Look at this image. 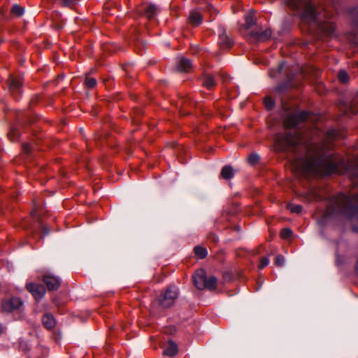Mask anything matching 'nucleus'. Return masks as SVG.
Instances as JSON below:
<instances>
[{
  "label": "nucleus",
  "instance_id": "obj_1",
  "mask_svg": "<svg viewBox=\"0 0 358 358\" xmlns=\"http://www.w3.org/2000/svg\"><path fill=\"white\" fill-rule=\"evenodd\" d=\"M338 136L337 131L329 129L325 134V139L317 143L309 142L304 131L297 129L278 135L275 141L279 150H290L293 152L292 163L299 171L318 176L348 173L350 176L357 177L358 158L346 162L334 157L329 150V142Z\"/></svg>",
  "mask_w": 358,
  "mask_h": 358
},
{
  "label": "nucleus",
  "instance_id": "obj_2",
  "mask_svg": "<svg viewBox=\"0 0 358 358\" xmlns=\"http://www.w3.org/2000/svg\"><path fill=\"white\" fill-rule=\"evenodd\" d=\"M322 224L330 217L336 215L347 216L351 222L352 229L358 232V203H329L324 212L318 213Z\"/></svg>",
  "mask_w": 358,
  "mask_h": 358
},
{
  "label": "nucleus",
  "instance_id": "obj_3",
  "mask_svg": "<svg viewBox=\"0 0 358 358\" xmlns=\"http://www.w3.org/2000/svg\"><path fill=\"white\" fill-rule=\"evenodd\" d=\"M286 3L293 9L299 10L303 20L308 22L317 21V12L313 4L303 0H286Z\"/></svg>",
  "mask_w": 358,
  "mask_h": 358
},
{
  "label": "nucleus",
  "instance_id": "obj_4",
  "mask_svg": "<svg viewBox=\"0 0 358 358\" xmlns=\"http://www.w3.org/2000/svg\"><path fill=\"white\" fill-rule=\"evenodd\" d=\"M194 286L199 290L213 291L217 288V278L214 276L207 277L203 269L197 270L192 276Z\"/></svg>",
  "mask_w": 358,
  "mask_h": 358
},
{
  "label": "nucleus",
  "instance_id": "obj_5",
  "mask_svg": "<svg viewBox=\"0 0 358 358\" xmlns=\"http://www.w3.org/2000/svg\"><path fill=\"white\" fill-rule=\"evenodd\" d=\"M178 296V289L171 285L161 294L158 298L159 305L163 308H169L173 306Z\"/></svg>",
  "mask_w": 358,
  "mask_h": 358
},
{
  "label": "nucleus",
  "instance_id": "obj_6",
  "mask_svg": "<svg viewBox=\"0 0 358 358\" xmlns=\"http://www.w3.org/2000/svg\"><path fill=\"white\" fill-rule=\"evenodd\" d=\"M309 113L306 111H302L296 113H290L284 120V127L285 129L298 128L301 123L308 119Z\"/></svg>",
  "mask_w": 358,
  "mask_h": 358
},
{
  "label": "nucleus",
  "instance_id": "obj_7",
  "mask_svg": "<svg viewBox=\"0 0 358 358\" xmlns=\"http://www.w3.org/2000/svg\"><path fill=\"white\" fill-rule=\"evenodd\" d=\"M22 306V301L20 299L13 297L3 300L1 303V308L3 311L12 312L15 310H19Z\"/></svg>",
  "mask_w": 358,
  "mask_h": 358
},
{
  "label": "nucleus",
  "instance_id": "obj_8",
  "mask_svg": "<svg viewBox=\"0 0 358 358\" xmlns=\"http://www.w3.org/2000/svg\"><path fill=\"white\" fill-rule=\"evenodd\" d=\"M43 281L49 290L57 289L61 284V281L59 277L55 276L51 273L45 274L43 277Z\"/></svg>",
  "mask_w": 358,
  "mask_h": 358
},
{
  "label": "nucleus",
  "instance_id": "obj_9",
  "mask_svg": "<svg viewBox=\"0 0 358 358\" xmlns=\"http://www.w3.org/2000/svg\"><path fill=\"white\" fill-rule=\"evenodd\" d=\"M27 289L32 294L36 301L41 299L45 293V289L41 285L27 283Z\"/></svg>",
  "mask_w": 358,
  "mask_h": 358
},
{
  "label": "nucleus",
  "instance_id": "obj_10",
  "mask_svg": "<svg viewBox=\"0 0 358 358\" xmlns=\"http://www.w3.org/2000/svg\"><path fill=\"white\" fill-rule=\"evenodd\" d=\"M218 43L222 48H230L233 44L231 39L224 29L220 31Z\"/></svg>",
  "mask_w": 358,
  "mask_h": 358
},
{
  "label": "nucleus",
  "instance_id": "obj_11",
  "mask_svg": "<svg viewBox=\"0 0 358 358\" xmlns=\"http://www.w3.org/2000/svg\"><path fill=\"white\" fill-rule=\"evenodd\" d=\"M177 66L180 71L186 72L192 68V62L189 59L181 57L178 58Z\"/></svg>",
  "mask_w": 358,
  "mask_h": 358
},
{
  "label": "nucleus",
  "instance_id": "obj_12",
  "mask_svg": "<svg viewBox=\"0 0 358 358\" xmlns=\"http://www.w3.org/2000/svg\"><path fill=\"white\" fill-rule=\"evenodd\" d=\"M177 352L178 348L176 344L172 341H169L164 346L163 354L166 356L173 357Z\"/></svg>",
  "mask_w": 358,
  "mask_h": 358
},
{
  "label": "nucleus",
  "instance_id": "obj_13",
  "mask_svg": "<svg viewBox=\"0 0 358 358\" xmlns=\"http://www.w3.org/2000/svg\"><path fill=\"white\" fill-rule=\"evenodd\" d=\"M301 198L306 199L308 201H312V200L320 198V194L316 189H309L301 194Z\"/></svg>",
  "mask_w": 358,
  "mask_h": 358
},
{
  "label": "nucleus",
  "instance_id": "obj_14",
  "mask_svg": "<svg viewBox=\"0 0 358 358\" xmlns=\"http://www.w3.org/2000/svg\"><path fill=\"white\" fill-rule=\"evenodd\" d=\"M251 35L259 41H266L271 36V31L269 29H266L264 31H255L252 32Z\"/></svg>",
  "mask_w": 358,
  "mask_h": 358
},
{
  "label": "nucleus",
  "instance_id": "obj_15",
  "mask_svg": "<svg viewBox=\"0 0 358 358\" xmlns=\"http://www.w3.org/2000/svg\"><path fill=\"white\" fill-rule=\"evenodd\" d=\"M189 20L194 25H199L202 22V16L199 11L192 10L189 14Z\"/></svg>",
  "mask_w": 358,
  "mask_h": 358
},
{
  "label": "nucleus",
  "instance_id": "obj_16",
  "mask_svg": "<svg viewBox=\"0 0 358 358\" xmlns=\"http://www.w3.org/2000/svg\"><path fill=\"white\" fill-rule=\"evenodd\" d=\"M43 324L47 329H52L55 325V320L53 317V316L50 314H45L43 315Z\"/></svg>",
  "mask_w": 358,
  "mask_h": 358
},
{
  "label": "nucleus",
  "instance_id": "obj_17",
  "mask_svg": "<svg viewBox=\"0 0 358 358\" xmlns=\"http://www.w3.org/2000/svg\"><path fill=\"white\" fill-rule=\"evenodd\" d=\"M358 104V96L349 104H346L344 106V110L345 113H351L355 114L358 110L357 109V105Z\"/></svg>",
  "mask_w": 358,
  "mask_h": 358
},
{
  "label": "nucleus",
  "instance_id": "obj_18",
  "mask_svg": "<svg viewBox=\"0 0 358 358\" xmlns=\"http://www.w3.org/2000/svg\"><path fill=\"white\" fill-rule=\"evenodd\" d=\"M234 170L231 166H226L222 168L221 176L223 178L228 180L231 179L234 175Z\"/></svg>",
  "mask_w": 358,
  "mask_h": 358
},
{
  "label": "nucleus",
  "instance_id": "obj_19",
  "mask_svg": "<svg viewBox=\"0 0 358 358\" xmlns=\"http://www.w3.org/2000/svg\"><path fill=\"white\" fill-rule=\"evenodd\" d=\"M22 85L20 78L11 77L9 80V88L13 92L17 91Z\"/></svg>",
  "mask_w": 358,
  "mask_h": 358
},
{
  "label": "nucleus",
  "instance_id": "obj_20",
  "mask_svg": "<svg viewBox=\"0 0 358 358\" xmlns=\"http://www.w3.org/2000/svg\"><path fill=\"white\" fill-rule=\"evenodd\" d=\"M286 208L292 213L300 214L302 212L303 207L296 203H287Z\"/></svg>",
  "mask_w": 358,
  "mask_h": 358
},
{
  "label": "nucleus",
  "instance_id": "obj_21",
  "mask_svg": "<svg viewBox=\"0 0 358 358\" xmlns=\"http://www.w3.org/2000/svg\"><path fill=\"white\" fill-rule=\"evenodd\" d=\"M157 13V8L154 4H148L145 8V15L148 18L153 17Z\"/></svg>",
  "mask_w": 358,
  "mask_h": 358
},
{
  "label": "nucleus",
  "instance_id": "obj_22",
  "mask_svg": "<svg viewBox=\"0 0 358 358\" xmlns=\"http://www.w3.org/2000/svg\"><path fill=\"white\" fill-rule=\"evenodd\" d=\"M256 22V17L254 14L249 13L245 17V27L246 29H250L252 27Z\"/></svg>",
  "mask_w": 358,
  "mask_h": 358
},
{
  "label": "nucleus",
  "instance_id": "obj_23",
  "mask_svg": "<svg viewBox=\"0 0 358 358\" xmlns=\"http://www.w3.org/2000/svg\"><path fill=\"white\" fill-rule=\"evenodd\" d=\"M203 85L208 89H211L215 85L214 78L210 75H206L203 80Z\"/></svg>",
  "mask_w": 358,
  "mask_h": 358
},
{
  "label": "nucleus",
  "instance_id": "obj_24",
  "mask_svg": "<svg viewBox=\"0 0 358 358\" xmlns=\"http://www.w3.org/2000/svg\"><path fill=\"white\" fill-rule=\"evenodd\" d=\"M194 252L201 259L206 257L207 255V250L200 246H196L194 248Z\"/></svg>",
  "mask_w": 358,
  "mask_h": 358
},
{
  "label": "nucleus",
  "instance_id": "obj_25",
  "mask_svg": "<svg viewBox=\"0 0 358 358\" xmlns=\"http://www.w3.org/2000/svg\"><path fill=\"white\" fill-rule=\"evenodd\" d=\"M338 78L342 83H345L349 80V76L347 72L344 70H341L338 73Z\"/></svg>",
  "mask_w": 358,
  "mask_h": 358
},
{
  "label": "nucleus",
  "instance_id": "obj_26",
  "mask_svg": "<svg viewBox=\"0 0 358 358\" xmlns=\"http://www.w3.org/2000/svg\"><path fill=\"white\" fill-rule=\"evenodd\" d=\"M322 29L327 35L329 36L334 31V26L331 23L324 25Z\"/></svg>",
  "mask_w": 358,
  "mask_h": 358
},
{
  "label": "nucleus",
  "instance_id": "obj_27",
  "mask_svg": "<svg viewBox=\"0 0 358 358\" xmlns=\"http://www.w3.org/2000/svg\"><path fill=\"white\" fill-rule=\"evenodd\" d=\"M352 198L345 194L341 193L334 201H352Z\"/></svg>",
  "mask_w": 358,
  "mask_h": 358
},
{
  "label": "nucleus",
  "instance_id": "obj_28",
  "mask_svg": "<svg viewBox=\"0 0 358 358\" xmlns=\"http://www.w3.org/2000/svg\"><path fill=\"white\" fill-rule=\"evenodd\" d=\"M292 234V231L289 228H284L281 230L280 236L282 238H288Z\"/></svg>",
  "mask_w": 358,
  "mask_h": 358
},
{
  "label": "nucleus",
  "instance_id": "obj_29",
  "mask_svg": "<svg viewBox=\"0 0 358 358\" xmlns=\"http://www.w3.org/2000/svg\"><path fill=\"white\" fill-rule=\"evenodd\" d=\"M85 83L87 87L92 88L96 85V80L93 78L87 77Z\"/></svg>",
  "mask_w": 358,
  "mask_h": 358
},
{
  "label": "nucleus",
  "instance_id": "obj_30",
  "mask_svg": "<svg viewBox=\"0 0 358 358\" xmlns=\"http://www.w3.org/2000/svg\"><path fill=\"white\" fill-rule=\"evenodd\" d=\"M12 12L14 14L20 16L24 13V8L18 5H14L12 8Z\"/></svg>",
  "mask_w": 358,
  "mask_h": 358
},
{
  "label": "nucleus",
  "instance_id": "obj_31",
  "mask_svg": "<svg viewBox=\"0 0 358 358\" xmlns=\"http://www.w3.org/2000/svg\"><path fill=\"white\" fill-rule=\"evenodd\" d=\"M259 159V155H257L256 153H252L248 157V162L250 164H255L256 163H257Z\"/></svg>",
  "mask_w": 358,
  "mask_h": 358
},
{
  "label": "nucleus",
  "instance_id": "obj_32",
  "mask_svg": "<svg viewBox=\"0 0 358 358\" xmlns=\"http://www.w3.org/2000/svg\"><path fill=\"white\" fill-rule=\"evenodd\" d=\"M284 65L285 64L282 62L278 65V68L275 70L271 71L270 76L273 78L275 77L278 73L282 71Z\"/></svg>",
  "mask_w": 358,
  "mask_h": 358
},
{
  "label": "nucleus",
  "instance_id": "obj_33",
  "mask_svg": "<svg viewBox=\"0 0 358 358\" xmlns=\"http://www.w3.org/2000/svg\"><path fill=\"white\" fill-rule=\"evenodd\" d=\"M264 104H265V106L266 107V108L270 110V109H271L273 107L274 102L269 97H266L264 99Z\"/></svg>",
  "mask_w": 358,
  "mask_h": 358
},
{
  "label": "nucleus",
  "instance_id": "obj_34",
  "mask_svg": "<svg viewBox=\"0 0 358 358\" xmlns=\"http://www.w3.org/2000/svg\"><path fill=\"white\" fill-rule=\"evenodd\" d=\"M284 257L282 255H278L275 259V264L278 266H281L284 264Z\"/></svg>",
  "mask_w": 358,
  "mask_h": 358
},
{
  "label": "nucleus",
  "instance_id": "obj_35",
  "mask_svg": "<svg viewBox=\"0 0 358 358\" xmlns=\"http://www.w3.org/2000/svg\"><path fill=\"white\" fill-rule=\"evenodd\" d=\"M61 1V4L63 6H71L73 5H74L77 0H60Z\"/></svg>",
  "mask_w": 358,
  "mask_h": 358
},
{
  "label": "nucleus",
  "instance_id": "obj_36",
  "mask_svg": "<svg viewBox=\"0 0 358 358\" xmlns=\"http://www.w3.org/2000/svg\"><path fill=\"white\" fill-rule=\"evenodd\" d=\"M269 263V259L267 257H263L261 259L260 264L259 265V268L260 269L264 268L265 266H266Z\"/></svg>",
  "mask_w": 358,
  "mask_h": 358
},
{
  "label": "nucleus",
  "instance_id": "obj_37",
  "mask_svg": "<svg viewBox=\"0 0 358 358\" xmlns=\"http://www.w3.org/2000/svg\"><path fill=\"white\" fill-rule=\"evenodd\" d=\"M39 224L43 235H48L50 232V229L48 227L45 226L41 221H39Z\"/></svg>",
  "mask_w": 358,
  "mask_h": 358
},
{
  "label": "nucleus",
  "instance_id": "obj_38",
  "mask_svg": "<svg viewBox=\"0 0 358 358\" xmlns=\"http://www.w3.org/2000/svg\"><path fill=\"white\" fill-rule=\"evenodd\" d=\"M38 211V207L35 206L34 208L31 210V215L33 217H36V216H38V215L39 216Z\"/></svg>",
  "mask_w": 358,
  "mask_h": 358
},
{
  "label": "nucleus",
  "instance_id": "obj_39",
  "mask_svg": "<svg viewBox=\"0 0 358 358\" xmlns=\"http://www.w3.org/2000/svg\"><path fill=\"white\" fill-rule=\"evenodd\" d=\"M208 238L211 239L214 243H216L218 241V237L215 234H210Z\"/></svg>",
  "mask_w": 358,
  "mask_h": 358
},
{
  "label": "nucleus",
  "instance_id": "obj_40",
  "mask_svg": "<svg viewBox=\"0 0 358 358\" xmlns=\"http://www.w3.org/2000/svg\"><path fill=\"white\" fill-rule=\"evenodd\" d=\"M23 150L26 153H29L30 151V146L29 144L23 145Z\"/></svg>",
  "mask_w": 358,
  "mask_h": 358
},
{
  "label": "nucleus",
  "instance_id": "obj_41",
  "mask_svg": "<svg viewBox=\"0 0 358 358\" xmlns=\"http://www.w3.org/2000/svg\"><path fill=\"white\" fill-rule=\"evenodd\" d=\"M208 12L209 13V14L210 15H212L213 14H215L217 13V10L215 8H213V7H210L208 10Z\"/></svg>",
  "mask_w": 358,
  "mask_h": 358
},
{
  "label": "nucleus",
  "instance_id": "obj_42",
  "mask_svg": "<svg viewBox=\"0 0 358 358\" xmlns=\"http://www.w3.org/2000/svg\"><path fill=\"white\" fill-rule=\"evenodd\" d=\"M356 271H357V273L358 274V260H357V264H356Z\"/></svg>",
  "mask_w": 358,
  "mask_h": 358
},
{
  "label": "nucleus",
  "instance_id": "obj_43",
  "mask_svg": "<svg viewBox=\"0 0 358 358\" xmlns=\"http://www.w3.org/2000/svg\"><path fill=\"white\" fill-rule=\"evenodd\" d=\"M2 330H3V329H2V326H1V324H0V334H1V332H2Z\"/></svg>",
  "mask_w": 358,
  "mask_h": 358
},
{
  "label": "nucleus",
  "instance_id": "obj_44",
  "mask_svg": "<svg viewBox=\"0 0 358 358\" xmlns=\"http://www.w3.org/2000/svg\"><path fill=\"white\" fill-rule=\"evenodd\" d=\"M357 45H358V41L357 42Z\"/></svg>",
  "mask_w": 358,
  "mask_h": 358
}]
</instances>
